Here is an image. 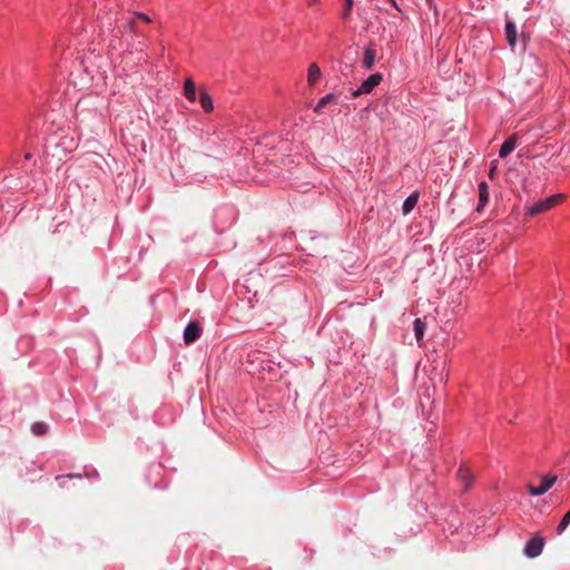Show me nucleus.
<instances>
[{"instance_id": "14", "label": "nucleus", "mask_w": 570, "mask_h": 570, "mask_svg": "<svg viewBox=\"0 0 570 570\" xmlns=\"http://www.w3.org/2000/svg\"><path fill=\"white\" fill-rule=\"evenodd\" d=\"M199 102L205 112H210L214 109L212 97L206 91H200Z\"/></svg>"}, {"instance_id": "6", "label": "nucleus", "mask_w": 570, "mask_h": 570, "mask_svg": "<svg viewBox=\"0 0 570 570\" xmlns=\"http://www.w3.org/2000/svg\"><path fill=\"white\" fill-rule=\"evenodd\" d=\"M479 189V204L476 210L481 212L489 202V185L487 181H481L478 186Z\"/></svg>"}, {"instance_id": "18", "label": "nucleus", "mask_w": 570, "mask_h": 570, "mask_svg": "<svg viewBox=\"0 0 570 570\" xmlns=\"http://www.w3.org/2000/svg\"><path fill=\"white\" fill-rule=\"evenodd\" d=\"M353 8V0H345V9L342 13L343 19H348Z\"/></svg>"}, {"instance_id": "4", "label": "nucleus", "mask_w": 570, "mask_h": 570, "mask_svg": "<svg viewBox=\"0 0 570 570\" xmlns=\"http://www.w3.org/2000/svg\"><path fill=\"white\" fill-rule=\"evenodd\" d=\"M556 480H557L556 475H553L551 478L544 476L538 487H534L532 484L528 485L529 493L533 497L544 494L552 488Z\"/></svg>"}, {"instance_id": "3", "label": "nucleus", "mask_w": 570, "mask_h": 570, "mask_svg": "<svg viewBox=\"0 0 570 570\" xmlns=\"http://www.w3.org/2000/svg\"><path fill=\"white\" fill-rule=\"evenodd\" d=\"M544 547V539L540 535L531 538L524 546L523 553L528 558H535L541 554Z\"/></svg>"}, {"instance_id": "16", "label": "nucleus", "mask_w": 570, "mask_h": 570, "mask_svg": "<svg viewBox=\"0 0 570 570\" xmlns=\"http://www.w3.org/2000/svg\"><path fill=\"white\" fill-rule=\"evenodd\" d=\"M459 478L465 483V490L468 489V484L472 481L473 476L468 466H461L458 471Z\"/></svg>"}, {"instance_id": "21", "label": "nucleus", "mask_w": 570, "mask_h": 570, "mask_svg": "<svg viewBox=\"0 0 570 570\" xmlns=\"http://www.w3.org/2000/svg\"><path fill=\"white\" fill-rule=\"evenodd\" d=\"M495 170H497V167L495 166H492V168L490 169L489 171V176L490 178H493L494 174H495Z\"/></svg>"}, {"instance_id": "19", "label": "nucleus", "mask_w": 570, "mask_h": 570, "mask_svg": "<svg viewBox=\"0 0 570 570\" xmlns=\"http://www.w3.org/2000/svg\"><path fill=\"white\" fill-rule=\"evenodd\" d=\"M135 17H136L137 19H139V20L144 21V22H147V23L151 22V19H150L147 14H145V13H142V12H136V13H135Z\"/></svg>"}, {"instance_id": "23", "label": "nucleus", "mask_w": 570, "mask_h": 570, "mask_svg": "<svg viewBox=\"0 0 570 570\" xmlns=\"http://www.w3.org/2000/svg\"><path fill=\"white\" fill-rule=\"evenodd\" d=\"M31 157H32V155H31L30 153H28V154H26V155H24V159H26V160H30V159H31Z\"/></svg>"}, {"instance_id": "11", "label": "nucleus", "mask_w": 570, "mask_h": 570, "mask_svg": "<svg viewBox=\"0 0 570 570\" xmlns=\"http://www.w3.org/2000/svg\"><path fill=\"white\" fill-rule=\"evenodd\" d=\"M426 328V323L422 321L421 318H416L413 323V330L415 334V338L420 346H422V338L424 336V331Z\"/></svg>"}, {"instance_id": "12", "label": "nucleus", "mask_w": 570, "mask_h": 570, "mask_svg": "<svg viewBox=\"0 0 570 570\" xmlns=\"http://www.w3.org/2000/svg\"><path fill=\"white\" fill-rule=\"evenodd\" d=\"M337 100L338 98L334 94H327L326 96L320 99L314 111L320 114L322 109L328 106L330 104H337Z\"/></svg>"}, {"instance_id": "7", "label": "nucleus", "mask_w": 570, "mask_h": 570, "mask_svg": "<svg viewBox=\"0 0 570 570\" xmlns=\"http://www.w3.org/2000/svg\"><path fill=\"white\" fill-rule=\"evenodd\" d=\"M517 144V136L512 135L510 136L502 145L499 150V156L501 158H505L512 150L515 148Z\"/></svg>"}, {"instance_id": "22", "label": "nucleus", "mask_w": 570, "mask_h": 570, "mask_svg": "<svg viewBox=\"0 0 570 570\" xmlns=\"http://www.w3.org/2000/svg\"><path fill=\"white\" fill-rule=\"evenodd\" d=\"M308 6H314L318 3V0H307Z\"/></svg>"}, {"instance_id": "20", "label": "nucleus", "mask_w": 570, "mask_h": 570, "mask_svg": "<svg viewBox=\"0 0 570 570\" xmlns=\"http://www.w3.org/2000/svg\"><path fill=\"white\" fill-rule=\"evenodd\" d=\"M126 27H127L130 31H132V32H137L136 22H135V20H134V19L128 20V21H127V23H126Z\"/></svg>"}, {"instance_id": "17", "label": "nucleus", "mask_w": 570, "mask_h": 570, "mask_svg": "<svg viewBox=\"0 0 570 570\" xmlns=\"http://www.w3.org/2000/svg\"><path fill=\"white\" fill-rule=\"evenodd\" d=\"M31 431L35 435H43L48 431V425L43 422H36L32 424Z\"/></svg>"}, {"instance_id": "13", "label": "nucleus", "mask_w": 570, "mask_h": 570, "mask_svg": "<svg viewBox=\"0 0 570 570\" xmlns=\"http://www.w3.org/2000/svg\"><path fill=\"white\" fill-rule=\"evenodd\" d=\"M184 95L189 101L196 100V88L191 79H186L184 85Z\"/></svg>"}, {"instance_id": "9", "label": "nucleus", "mask_w": 570, "mask_h": 570, "mask_svg": "<svg viewBox=\"0 0 570 570\" xmlns=\"http://www.w3.org/2000/svg\"><path fill=\"white\" fill-rule=\"evenodd\" d=\"M375 59H376L375 50L373 48H366L364 50V57H363V61H362L363 67L367 70L372 69L374 66Z\"/></svg>"}, {"instance_id": "8", "label": "nucleus", "mask_w": 570, "mask_h": 570, "mask_svg": "<svg viewBox=\"0 0 570 570\" xmlns=\"http://www.w3.org/2000/svg\"><path fill=\"white\" fill-rule=\"evenodd\" d=\"M505 38L511 48H514L517 43V28L515 24L508 20L505 23Z\"/></svg>"}, {"instance_id": "15", "label": "nucleus", "mask_w": 570, "mask_h": 570, "mask_svg": "<svg viewBox=\"0 0 570 570\" xmlns=\"http://www.w3.org/2000/svg\"><path fill=\"white\" fill-rule=\"evenodd\" d=\"M419 195L417 194H411L403 203L402 210L403 214H409L417 204Z\"/></svg>"}, {"instance_id": "1", "label": "nucleus", "mask_w": 570, "mask_h": 570, "mask_svg": "<svg viewBox=\"0 0 570 570\" xmlns=\"http://www.w3.org/2000/svg\"><path fill=\"white\" fill-rule=\"evenodd\" d=\"M562 199V195H552L546 199L539 200L538 203L530 206L527 213L531 216L548 212L556 205H558Z\"/></svg>"}, {"instance_id": "2", "label": "nucleus", "mask_w": 570, "mask_h": 570, "mask_svg": "<svg viewBox=\"0 0 570 570\" xmlns=\"http://www.w3.org/2000/svg\"><path fill=\"white\" fill-rule=\"evenodd\" d=\"M382 75L381 73H373L366 80L362 82L360 88L355 89L352 92V97L356 98L360 97L363 94H370L376 86H379L382 81Z\"/></svg>"}, {"instance_id": "10", "label": "nucleus", "mask_w": 570, "mask_h": 570, "mask_svg": "<svg viewBox=\"0 0 570 570\" xmlns=\"http://www.w3.org/2000/svg\"><path fill=\"white\" fill-rule=\"evenodd\" d=\"M321 77V69L317 63L313 62L308 67L307 71V82L309 86H314Z\"/></svg>"}, {"instance_id": "5", "label": "nucleus", "mask_w": 570, "mask_h": 570, "mask_svg": "<svg viewBox=\"0 0 570 570\" xmlns=\"http://www.w3.org/2000/svg\"><path fill=\"white\" fill-rule=\"evenodd\" d=\"M203 332L202 326L197 322H190L184 331L185 344H191L200 337Z\"/></svg>"}]
</instances>
